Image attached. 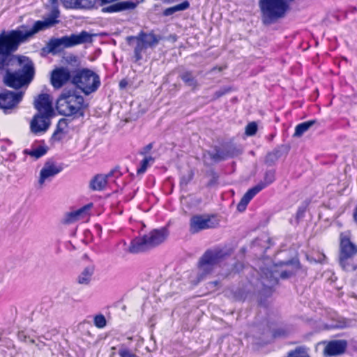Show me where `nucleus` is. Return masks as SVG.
I'll list each match as a JSON object with an SVG mask.
<instances>
[{
    "mask_svg": "<svg viewBox=\"0 0 357 357\" xmlns=\"http://www.w3.org/2000/svg\"><path fill=\"white\" fill-rule=\"evenodd\" d=\"M13 56V63L17 61L19 68L14 72L8 69L3 77V82L8 87L18 89L28 86L32 82L36 69L33 61L29 57L15 54Z\"/></svg>",
    "mask_w": 357,
    "mask_h": 357,
    "instance_id": "obj_1",
    "label": "nucleus"
},
{
    "mask_svg": "<svg viewBox=\"0 0 357 357\" xmlns=\"http://www.w3.org/2000/svg\"><path fill=\"white\" fill-rule=\"evenodd\" d=\"M231 253L232 250L227 247L218 246L206 250L198 261L199 280L211 274L215 268Z\"/></svg>",
    "mask_w": 357,
    "mask_h": 357,
    "instance_id": "obj_2",
    "label": "nucleus"
},
{
    "mask_svg": "<svg viewBox=\"0 0 357 357\" xmlns=\"http://www.w3.org/2000/svg\"><path fill=\"white\" fill-rule=\"evenodd\" d=\"M86 107L83 96L70 91L63 92L56 105L58 112L63 116H83Z\"/></svg>",
    "mask_w": 357,
    "mask_h": 357,
    "instance_id": "obj_3",
    "label": "nucleus"
},
{
    "mask_svg": "<svg viewBox=\"0 0 357 357\" xmlns=\"http://www.w3.org/2000/svg\"><path fill=\"white\" fill-rule=\"evenodd\" d=\"M59 11L57 8H53L50 15L44 20L36 21L33 27L28 31H22L20 29L8 31L15 43L20 47L22 43L26 42L33 35L40 31L45 30L53 26L59 22L56 20L59 17Z\"/></svg>",
    "mask_w": 357,
    "mask_h": 357,
    "instance_id": "obj_4",
    "label": "nucleus"
},
{
    "mask_svg": "<svg viewBox=\"0 0 357 357\" xmlns=\"http://www.w3.org/2000/svg\"><path fill=\"white\" fill-rule=\"evenodd\" d=\"M168 236L166 228L155 229L142 237L132 241L129 251L132 253L145 252L163 243Z\"/></svg>",
    "mask_w": 357,
    "mask_h": 357,
    "instance_id": "obj_5",
    "label": "nucleus"
},
{
    "mask_svg": "<svg viewBox=\"0 0 357 357\" xmlns=\"http://www.w3.org/2000/svg\"><path fill=\"white\" fill-rule=\"evenodd\" d=\"M72 84L84 94L89 95L98 90L100 79L99 75L93 70L82 68L73 71Z\"/></svg>",
    "mask_w": 357,
    "mask_h": 357,
    "instance_id": "obj_6",
    "label": "nucleus"
},
{
    "mask_svg": "<svg viewBox=\"0 0 357 357\" xmlns=\"http://www.w3.org/2000/svg\"><path fill=\"white\" fill-rule=\"evenodd\" d=\"M19 48L8 31L0 33V70H7L13 64V53Z\"/></svg>",
    "mask_w": 357,
    "mask_h": 357,
    "instance_id": "obj_7",
    "label": "nucleus"
},
{
    "mask_svg": "<svg viewBox=\"0 0 357 357\" xmlns=\"http://www.w3.org/2000/svg\"><path fill=\"white\" fill-rule=\"evenodd\" d=\"M275 181V172L270 170L266 172L264 176V181H261L253 188L249 189L243 197L241 198L240 202L238 204L237 209L240 212H243L246 209V207L250 200L261 190L265 188L268 185L271 184Z\"/></svg>",
    "mask_w": 357,
    "mask_h": 357,
    "instance_id": "obj_8",
    "label": "nucleus"
},
{
    "mask_svg": "<svg viewBox=\"0 0 357 357\" xmlns=\"http://www.w3.org/2000/svg\"><path fill=\"white\" fill-rule=\"evenodd\" d=\"M22 97V92L4 90L0 93V109H3L5 114H10L12 109L17 107Z\"/></svg>",
    "mask_w": 357,
    "mask_h": 357,
    "instance_id": "obj_9",
    "label": "nucleus"
},
{
    "mask_svg": "<svg viewBox=\"0 0 357 357\" xmlns=\"http://www.w3.org/2000/svg\"><path fill=\"white\" fill-rule=\"evenodd\" d=\"M58 40L62 50H63L66 48L91 42L92 35L86 31H82L79 34L73 33L70 36H64Z\"/></svg>",
    "mask_w": 357,
    "mask_h": 357,
    "instance_id": "obj_10",
    "label": "nucleus"
},
{
    "mask_svg": "<svg viewBox=\"0 0 357 357\" xmlns=\"http://www.w3.org/2000/svg\"><path fill=\"white\" fill-rule=\"evenodd\" d=\"M238 153V151L234 147L227 146L222 149L215 146L213 151H206L204 156L206 158L208 155L213 162H219L229 158H233Z\"/></svg>",
    "mask_w": 357,
    "mask_h": 357,
    "instance_id": "obj_11",
    "label": "nucleus"
},
{
    "mask_svg": "<svg viewBox=\"0 0 357 357\" xmlns=\"http://www.w3.org/2000/svg\"><path fill=\"white\" fill-rule=\"evenodd\" d=\"M218 222L208 216L196 215L190 220V231L196 234L200 231L215 227Z\"/></svg>",
    "mask_w": 357,
    "mask_h": 357,
    "instance_id": "obj_12",
    "label": "nucleus"
},
{
    "mask_svg": "<svg viewBox=\"0 0 357 357\" xmlns=\"http://www.w3.org/2000/svg\"><path fill=\"white\" fill-rule=\"evenodd\" d=\"M73 72L67 68L61 67L54 69L51 74V84L55 89H60L68 81L72 82Z\"/></svg>",
    "mask_w": 357,
    "mask_h": 357,
    "instance_id": "obj_13",
    "label": "nucleus"
},
{
    "mask_svg": "<svg viewBox=\"0 0 357 357\" xmlns=\"http://www.w3.org/2000/svg\"><path fill=\"white\" fill-rule=\"evenodd\" d=\"M91 207L92 204H89L79 209L66 213L61 220V222L63 225H71L79 220L88 218L89 217V210Z\"/></svg>",
    "mask_w": 357,
    "mask_h": 357,
    "instance_id": "obj_14",
    "label": "nucleus"
},
{
    "mask_svg": "<svg viewBox=\"0 0 357 357\" xmlns=\"http://www.w3.org/2000/svg\"><path fill=\"white\" fill-rule=\"evenodd\" d=\"M34 107L38 114L51 117L53 115L52 102L50 96L47 93L40 94L34 100Z\"/></svg>",
    "mask_w": 357,
    "mask_h": 357,
    "instance_id": "obj_15",
    "label": "nucleus"
},
{
    "mask_svg": "<svg viewBox=\"0 0 357 357\" xmlns=\"http://www.w3.org/2000/svg\"><path fill=\"white\" fill-rule=\"evenodd\" d=\"M48 116H43L41 114H36L30 123L31 132L35 135L45 132L50 126V121Z\"/></svg>",
    "mask_w": 357,
    "mask_h": 357,
    "instance_id": "obj_16",
    "label": "nucleus"
},
{
    "mask_svg": "<svg viewBox=\"0 0 357 357\" xmlns=\"http://www.w3.org/2000/svg\"><path fill=\"white\" fill-rule=\"evenodd\" d=\"M143 1L144 0H135L117 2L103 7L102 11L103 13H117L123 10H133L139 3Z\"/></svg>",
    "mask_w": 357,
    "mask_h": 357,
    "instance_id": "obj_17",
    "label": "nucleus"
},
{
    "mask_svg": "<svg viewBox=\"0 0 357 357\" xmlns=\"http://www.w3.org/2000/svg\"><path fill=\"white\" fill-rule=\"evenodd\" d=\"M341 252L340 256V263L341 266L345 268V261L353 257L357 252V247L352 243L349 238H343L340 243Z\"/></svg>",
    "mask_w": 357,
    "mask_h": 357,
    "instance_id": "obj_18",
    "label": "nucleus"
},
{
    "mask_svg": "<svg viewBox=\"0 0 357 357\" xmlns=\"http://www.w3.org/2000/svg\"><path fill=\"white\" fill-rule=\"evenodd\" d=\"M61 170L62 167L56 165L54 162H45L40 172V178L38 180L39 184L43 185L46 181L50 180L54 176L61 172Z\"/></svg>",
    "mask_w": 357,
    "mask_h": 357,
    "instance_id": "obj_19",
    "label": "nucleus"
},
{
    "mask_svg": "<svg viewBox=\"0 0 357 357\" xmlns=\"http://www.w3.org/2000/svg\"><path fill=\"white\" fill-rule=\"evenodd\" d=\"M347 346L346 340H333L328 343L324 349V354L327 356L339 355L344 352Z\"/></svg>",
    "mask_w": 357,
    "mask_h": 357,
    "instance_id": "obj_20",
    "label": "nucleus"
},
{
    "mask_svg": "<svg viewBox=\"0 0 357 357\" xmlns=\"http://www.w3.org/2000/svg\"><path fill=\"white\" fill-rule=\"evenodd\" d=\"M126 40L130 45L134 46V57L135 61H139L142 59V52L147 49L143 42L137 36H128Z\"/></svg>",
    "mask_w": 357,
    "mask_h": 357,
    "instance_id": "obj_21",
    "label": "nucleus"
},
{
    "mask_svg": "<svg viewBox=\"0 0 357 357\" xmlns=\"http://www.w3.org/2000/svg\"><path fill=\"white\" fill-rule=\"evenodd\" d=\"M66 8L91 9L98 0H61Z\"/></svg>",
    "mask_w": 357,
    "mask_h": 357,
    "instance_id": "obj_22",
    "label": "nucleus"
},
{
    "mask_svg": "<svg viewBox=\"0 0 357 357\" xmlns=\"http://www.w3.org/2000/svg\"><path fill=\"white\" fill-rule=\"evenodd\" d=\"M137 36L143 42L147 48L155 47L161 40V36L155 34L153 31L149 33L141 31Z\"/></svg>",
    "mask_w": 357,
    "mask_h": 357,
    "instance_id": "obj_23",
    "label": "nucleus"
},
{
    "mask_svg": "<svg viewBox=\"0 0 357 357\" xmlns=\"http://www.w3.org/2000/svg\"><path fill=\"white\" fill-rule=\"evenodd\" d=\"M107 183L105 174H97L90 181L89 188L93 191H101L105 189Z\"/></svg>",
    "mask_w": 357,
    "mask_h": 357,
    "instance_id": "obj_24",
    "label": "nucleus"
},
{
    "mask_svg": "<svg viewBox=\"0 0 357 357\" xmlns=\"http://www.w3.org/2000/svg\"><path fill=\"white\" fill-rule=\"evenodd\" d=\"M179 77L185 85L191 87L192 89H196L199 86L197 79L192 71H184L179 75Z\"/></svg>",
    "mask_w": 357,
    "mask_h": 357,
    "instance_id": "obj_25",
    "label": "nucleus"
},
{
    "mask_svg": "<svg viewBox=\"0 0 357 357\" xmlns=\"http://www.w3.org/2000/svg\"><path fill=\"white\" fill-rule=\"evenodd\" d=\"M43 51L47 54H56L62 50L57 38H52L43 48Z\"/></svg>",
    "mask_w": 357,
    "mask_h": 357,
    "instance_id": "obj_26",
    "label": "nucleus"
},
{
    "mask_svg": "<svg viewBox=\"0 0 357 357\" xmlns=\"http://www.w3.org/2000/svg\"><path fill=\"white\" fill-rule=\"evenodd\" d=\"M94 273V266H86L77 278V282L81 284H88Z\"/></svg>",
    "mask_w": 357,
    "mask_h": 357,
    "instance_id": "obj_27",
    "label": "nucleus"
},
{
    "mask_svg": "<svg viewBox=\"0 0 357 357\" xmlns=\"http://www.w3.org/2000/svg\"><path fill=\"white\" fill-rule=\"evenodd\" d=\"M190 8V3L188 1H184L182 3L175 5L172 7H169L166 8L163 11V15L165 16H169L173 15L174 13L179 11H183L187 10Z\"/></svg>",
    "mask_w": 357,
    "mask_h": 357,
    "instance_id": "obj_28",
    "label": "nucleus"
},
{
    "mask_svg": "<svg viewBox=\"0 0 357 357\" xmlns=\"http://www.w3.org/2000/svg\"><path fill=\"white\" fill-rule=\"evenodd\" d=\"M317 123L316 120H310L308 121L303 122L297 125L295 128V132L294 136L301 137L305 132H307L313 125Z\"/></svg>",
    "mask_w": 357,
    "mask_h": 357,
    "instance_id": "obj_29",
    "label": "nucleus"
},
{
    "mask_svg": "<svg viewBox=\"0 0 357 357\" xmlns=\"http://www.w3.org/2000/svg\"><path fill=\"white\" fill-rule=\"evenodd\" d=\"M261 279L263 285L268 288L273 287L278 282V278L277 275H275V273L271 271L265 273V277L262 276Z\"/></svg>",
    "mask_w": 357,
    "mask_h": 357,
    "instance_id": "obj_30",
    "label": "nucleus"
},
{
    "mask_svg": "<svg viewBox=\"0 0 357 357\" xmlns=\"http://www.w3.org/2000/svg\"><path fill=\"white\" fill-rule=\"evenodd\" d=\"M47 149L45 146H40L35 149H26L24 153L29 155L36 159H38L47 153Z\"/></svg>",
    "mask_w": 357,
    "mask_h": 357,
    "instance_id": "obj_31",
    "label": "nucleus"
},
{
    "mask_svg": "<svg viewBox=\"0 0 357 357\" xmlns=\"http://www.w3.org/2000/svg\"><path fill=\"white\" fill-rule=\"evenodd\" d=\"M286 357H310V356L304 347H298L288 352Z\"/></svg>",
    "mask_w": 357,
    "mask_h": 357,
    "instance_id": "obj_32",
    "label": "nucleus"
},
{
    "mask_svg": "<svg viewBox=\"0 0 357 357\" xmlns=\"http://www.w3.org/2000/svg\"><path fill=\"white\" fill-rule=\"evenodd\" d=\"M154 158L151 156L145 157L142 161L140 167L137 169V172L138 174H144L149 164V162H153Z\"/></svg>",
    "mask_w": 357,
    "mask_h": 357,
    "instance_id": "obj_33",
    "label": "nucleus"
},
{
    "mask_svg": "<svg viewBox=\"0 0 357 357\" xmlns=\"http://www.w3.org/2000/svg\"><path fill=\"white\" fill-rule=\"evenodd\" d=\"M67 121L66 119H60L59 121L58 122V124H57V127H56V130H55V132H54V135H53V137H56V136L60 133V132H64V130L66 129V128L67 127Z\"/></svg>",
    "mask_w": 357,
    "mask_h": 357,
    "instance_id": "obj_34",
    "label": "nucleus"
},
{
    "mask_svg": "<svg viewBox=\"0 0 357 357\" xmlns=\"http://www.w3.org/2000/svg\"><path fill=\"white\" fill-rule=\"evenodd\" d=\"M94 325L98 328H102L106 326V319L102 314H98L94 317Z\"/></svg>",
    "mask_w": 357,
    "mask_h": 357,
    "instance_id": "obj_35",
    "label": "nucleus"
},
{
    "mask_svg": "<svg viewBox=\"0 0 357 357\" xmlns=\"http://www.w3.org/2000/svg\"><path fill=\"white\" fill-rule=\"evenodd\" d=\"M257 131V124L252 121L249 123L245 127V134L248 136H252L256 134Z\"/></svg>",
    "mask_w": 357,
    "mask_h": 357,
    "instance_id": "obj_36",
    "label": "nucleus"
},
{
    "mask_svg": "<svg viewBox=\"0 0 357 357\" xmlns=\"http://www.w3.org/2000/svg\"><path fill=\"white\" fill-rule=\"evenodd\" d=\"M17 336L19 340L22 342L35 344V340L30 336L27 335L24 331L20 332Z\"/></svg>",
    "mask_w": 357,
    "mask_h": 357,
    "instance_id": "obj_37",
    "label": "nucleus"
},
{
    "mask_svg": "<svg viewBox=\"0 0 357 357\" xmlns=\"http://www.w3.org/2000/svg\"><path fill=\"white\" fill-rule=\"evenodd\" d=\"M296 273V270L291 269V270H285L282 271L280 275V278L282 279H287L291 277L293 275H294Z\"/></svg>",
    "mask_w": 357,
    "mask_h": 357,
    "instance_id": "obj_38",
    "label": "nucleus"
},
{
    "mask_svg": "<svg viewBox=\"0 0 357 357\" xmlns=\"http://www.w3.org/2000/svg\"><path fill=\"white\" fill-rule=\"evenodd\" d=\"M107 178L114 176V177H119L121 175L119 168H114L112 170H111L107 174H105Z\"/></svg>",
    "mask_w": 357,
    "mask_h": 357,
    "instance_id": "obj_39",
    "label": "nucleus"
},
{
    "mask_svg": "<svg viewBox=\"0 0 357 357\" xmlns=\"http://www.w3.org/2000/svg\"><path fill=\"white\" fill-rule=\"evenodd\" d=\"M230 91L229 89H222L219 91H217L215 93H214V98L215 99H217V98H219L220 97L224 96L225 94H226L227 93H228L229 91Z\"/></svg>",
    "mask_w": 357,
    "mask_h": 357,
    "instance_id": "obj_40",
    "label": "nucleus"
},
{
    "mask_svg": "<svg viewBox=\"0 0 357 357\" xmlns=\"http://www.w3.org/2000/svg\"><path fill=\"white\" fill-rule=\"evenodd\" d=\"M153 148V143H149L146 146L143 148V149L140 151L141 155H146L148 153L151 149Z\"/></svg>",
    "mask_w": 357,
    "mask_h": 357,
    "instance_id": "obj_41",
    "label": "nucleus"
},
{
    "mask_svg": "<svg viewBox=\"0 0 357 357\" xmlns=\"http://www.w3.org/2000/svg\"><path fill=\"white\" fill-rule=\"evenodd\" d=\"M273 335L275 337H282L286 335V331L283 329H278L273 331Z\"/></svg>",
    "mask_w": 357,
    "mask_h": 357,
    "instance_id": "obj_42",
    "label": "nucleus"
},
{
    "mask_svg": "<svg viewBox=\"0 0 357 357\" xmlns=\"http://www.w3.org/2000/svg\"><path fill=\"white\" fill-rule=\"evenodd\" d=\"M42 337H43V336H40V337H38V340L39 342L36 344V347L39 349H41L43 348V347L45 345V343L43 341H41V340H40Z\"/></svg>",
    "mask_w": 357,
    "mask_h": 357,
    "instance_id": "obj_43",
    "label": "nucleus"
},
{
    "mask_svg": "<svg viewBox=\"0 0 357 357\" xmlns=\"http://www.w3.org/2000/svg\"><path fill=\"white\" fill-rule=\"evenodd\" d=\"M293 264V261L292 260L280 262V266L289 265V264Z\"/></svg>",
    "mask_w": 357,
    "mask_h": 357,
    "instance_id": "obj_44",
    "label": "nucleus"
},
{
    "mask_svg": "<svg viewBox=\"0 0 357 357\" xmlns=\"http://www.w3.org/2000/svg\"><path fill=\"white\" fill-rule=\"evenodd\" d=\"M353 217H354V221L357 223V205L354 209Z\"/></svg>",
    "mask_w": 357,
    "mask_h": 357,
    "instance_id": "obj_45",
    "label": "nucleus"
},
{
    "mask_svg": "<svg viewBox=\"0 0 357 357\" xmlns=\"http://www.w3.org/2000/svg\"><path fill=\"white\" fill-rule=\"evenodd\" d=\"M50 1L52 5H54L57 2V0H50Z\"/></svg>",
    "mask_w": 357,
    "mask_h": 357,
    "instance_id": "obj_46",
    "label": "nucleus"
},
{
    "mask_svg": "<svg viewBox=\"0 0 357 357\" xmlns=\"http://www.w3.org/2000/svg\"><path fill=\"white\" fill-rule=\"evenodd\" d=\"M124 85H125V84H124V83H123V81H121V82H120V86H121V87H123Z\"/></svg>",
    "mask_w": 357,
    "mask_h": 357,
    "instance_id": "obj_47",
    "label": "nucleus"
},
{
    "mask_svg": "<svg viewBox=\"0 0 357 357\" xmlns=\"http://www.w3.org/2000/svg\"><path fill=\"white\" fill-rule=\"evenodd\" d=\"M162 1H165V2H167V1H168L167 0H162Z\"/></svg>",
    "mask_w": 357,
    "mask_h": 357,
    "instance_id": "obj_48",
    "label": "nucleus"
}]
</instances>
